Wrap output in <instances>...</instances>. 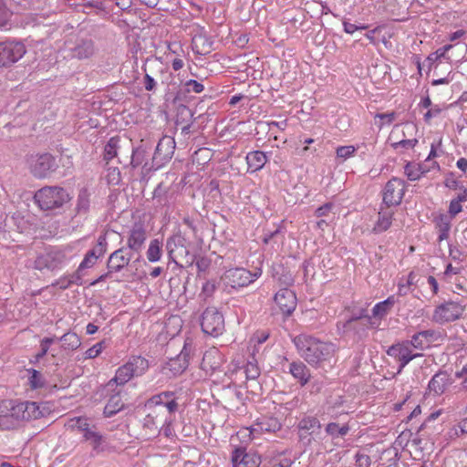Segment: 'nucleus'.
<instances>
[{
    "label": "nucleus",
    "instance_id": "3c124183",
    "mask_svg": "<svg viewBox=\"0 0 467 467\" xmlns=\"http://www.w3.org/2000/svg\"><path fill=\"white\" fill-rule=\"evenodd\" d=\"M419 357H422V354L413 353L411 349H409V351H407V354L402 355L400 359L399 360L400 366L398 368V373H400L402 369L409 364V362Z\"/></svg>",
    "mask_w": 467,
    "mask_h": 467
},
{
    "label": "nucleus",
    "instance_id": "bf43d9fd",
    "mask_svg": "<svg viewBox=\"0 0 467 467\" xmlns=\"http://www.w3.org/2000/svg\"><path fill=\"white\" fill-rule=\"evenodd\" d=\"M333 203L332 202H327L325 203L324 205L318 207L316 211H315V215L317 217H327L329 216V213L333 208Z\"/></svg>",
    "mask_w": 467,
    "mask_h": 467
},
{
    "label": "nucleus",
    "instance_id": "f03ea898",
    "mask_svg": "<svg viewBox=\"0 0 467 467\" xmlns=\"http://www.w3.org/2000/svg\"><path fill=\"white\" fill-rule=\"evenodd\" d=\"M35 202L43 211L61 208L71 200L67 191L59 186H45L36 192Z\"/></svg>",
    "mask_w": 467,
    "mask_h": 467
},
{
    "label": "nucleus",
    "instance_id": "c9c22d12",
    "mask_svg": "<svg viewBox=\"0 0 467 467\" xmlns=\"http://www.w3.org/2000/svg\"><path fill=\"white\" fill-rule=\"evenodd\" d=\"M58 340L62 342V348L65 350L73 351L78 349L81 345L79 337L74 332L65 333Z\"/></svg>",
    "mask_w": 467,
    "mask_h": 467
},
{
    "label": "nucleus",
    "instance_id": "864d4df0",
    "mask_svg": "<svg viewBox=\"0 0 467 467\" xmlns=\"http://www.w3.org/2000/svg\"><path fill=\"white\" fill-rule=\"evenodd\" d=\"M355 151L356 148L354 146H340L337 149V157L342 159V161H346L353 156Z\"/></svg>",
    "mask_w": 467,
    "mask_h": 467
},
{
    "label": "nucleus",
    "instance_id": "6ab92c4d",
    "mask_svg": "<svg viewBox=\"0 0 467 467\" xmlns=\"http://www.w3.org/2000/svg\"><path fill=\"white\" fill-rule=\"evenodd\" d=\"M274 300L281 312L285 316H290L296 309V294L286 287L277 291L275 295Z\"/></svg>",
    "mask_w": 467,
    "mask_h": 467
},
{
    "label": "nucleus",
    "instance_id": "5fc2aeb1",
    "mask_svg": "<svg viewBox=\"0 0 467 467\" xmlns=\"http://www.w3.org/2000/svg\"><path fill=\"white\" fill-rule=\"evenodd\" d=\"M70 426L72 428H76L77 430L83 432V434L87 431L91 430L92 428L89 427V424L88 423V420L86 419L82 418H74L70 420Z\"/></svg>",
    "mask_w": 467,
    "mask_h": 467
},
{
    "label": "nucleus",
    "instance_id": "ea45409f",
    "mask_svg": "<svg viewBox=\"0 0 467 467\" xmlns=\"http://www.w3.org/2000/svg\"><path fill=\"white\" fill-rule=\"evenodd\" d=\"M161 246L162 244L158 239L150 241L147 251V258L150 262H158L161 259Z\"/></svg>",
    "mask_w": 467,
    "mask_h": 467
},
{
    "label": "nucleus",
    "instance_id": "aec40b11",
    "mask_svg": "<svg viewBox=\"0 0 467 467\" xmlns=\"http://www.w3.org/2000/svg\"><path fill=\"white\" fill-rule=\"evenodd\" d=\"M107 245L106 234L99 235L97 244L86 254L83 261L79 265V268L86 269L93 266L96 261L106 253Z\"/></svg>",
    "mask_w": 467,
    "mask_h": 467
},
{
    "label": "nucleus",
    "instance_id": "a18cd8bd",
    "mask_svg": "<svg viewBox=\"0 0 467 467\" xmlns=\"http://www.w3.org/2000/svg\"><path fill=\"white\" fill-rule=\"evenodd\" d=\"M146 155H147L146 150L142 146L138 147L136 149H132L130 161V165L133 168H135V167H138L139 165L142 164L146 159Z\"/></svg>",
    "mask_w": 467,
    "mask_h": 467
},
{
    "label": "nucleus",
    "instance_id": "bb28decb",
    "mask_svg": "<svg viewBox=\"0 0 467 467\" xmlns=\"http://www.w3.org/2000/svg\"><path fill=\"white\" fill-rule=\"evenodd\" d=\"M288 371L301 386H305L310 381V370L306 365L300 360L291 362L288 367Z\"/></svg>",
    "mask_w": 467,
    "mask_h": 467
},
{
    "label": "nucleus",
    "instance_id": "2f4dec72",
    "mask_svg": "<svg viewBox=\"0 0 467 467\" xmlns=\"http://www.w3.org/2000/svg\"><path fill=\"white\" fill-rule=\"evenodd\" d=\"M396 303L393 296H389L386 300L376 304L372 309V317L382 319L385 317L392 309Z\"/></svg>",
    "mask_w": 467,
    "mask_h": 467
},
{
    "label": "nucleus",
    "instance_id": "6e6552de",
    "mask_svg": "<svg viewBox=\"0 0 467 467\" xmlns=\"http://www.w3.org/2000/svg\"><path fill=\"white\" fill-rule=\"evenodd\" d=\"M201 327L203 333L218 337L224 330L223 316L216 307H207L202 315Z\"/></svg>",
    "mask_w": 467,
    "mask_h": 467
},
{
    "label": "nucleus",
    "instance_id": "2eb2a0df",
    "mask_svg": "<svg viewBox=\"0 0 467 467\" xmlns=\"http://www.w3.org/2000/svg\"><path fill=\"white\" fill-rule=\"evenodd\" d=\"M147 238L148 234L144 224L141 223H136L132 225L129 232L126 247L133 254H140Z\"/></svg>",
    "mask_w": 467,
    "mask_h": 467
},
{
    "label": "nucleus",
    "instance_id": "5701e85b",
    "mask_svg": "<svg viewBox=\"0 0 467 467\" xmlns=\"http://www.w3.org/2000/svg\"><path fill=\"white\" fill-rule=\"evenodd\" d=\"M233 467H258L260 462L254 455L247 453L243 447L236 448L232 454Z\"/></svg>",
    "mask_w": 467,
    "mask_h": 467
},
{
    "label": "nucleus",
    "instance_id": "774afa93",
    "mask_svg": "<svg viewBox=\"0 0 467 467\" xmlns=\"http://www.w3.org/2000/svg\"><path fill=\"white\" fill-rule=\"evenodd\" d=\"M83 269H80L78 267V270L75 273L70 275L68 276L69 283H71L72 285H82V275H81V271Z\"/></svg>",
    "mask_w": 467,
    "mask_h": 467
},
{
    "label": "nucleus",
    "instance_id": "e433bc0d",
    "mask_svg": "<svg viewBox=\"0 0 467 467\" xmlns=\"http://www.w3.org/2000/svg\"><path fill=\"white\" fill-rule=\"evenodd\" d=\"M193 50L198 54H207L212 47V42L202 35L195 36L192 38Z\"/></svg>",
    "mask_w": 467,
    "mask_h": 467
},
{
    "label": "nucleus",
    "instance_id": "7ed1b4c3",
    "mask_svg": "<svg viewBox=\"0 0 467 467\" xmlns=\"http://www.w3.org/2000/svg\"><path fill=\"white\" fill-rule=\"evenodd\" d=\"M149 360L141 356H131L129 360L119 367L112 379L117 385H124L134 377H140L149 369Z\"/></svg>",
    "mask_w": 467,
    "mask_h": 467
},
{
    "label": "nucleus",
    "instance_id": "412c9836",
    "mask_svg": "<svg viewBox=\"0 0 467 467\" xmlns=\"http://www.w3.org/2000/svg\"><path fill=\"white\" fill-rule=\"evenodd\" d=\"M68 49L70 56L78 59L88 58L95 53L94 42L89 38L78 39Z\"/></svg>",
    "mask_w": 467,
    "mask_h": 467
},
{
    "label": "nucleus",
    "instance_id": "c03bdc74",
    "mask_svg": "<svg viewBox=\"0 0 467 467\" xmlns=\"http://www.w3.org/2000/svg\"><path fill=\"white\" fill-rule=\"evenodd\" d=\"M372 323H366L364 321H358V322H355L353 324H351L350 327H342L341 328L343 329V332H348V331H353L359 338L362 337L366 333H367V330L368 328V327L371 325Z\"/></svg>",
    "mask_w": 467,
    "mask_h": 467
},
{
    "label": "nucleus",
    "instance_id": "de8ad7c7",
    "mask_svg": "<svg viewBox=\"0 0 467 467\" xmlns=\"http://www.w3.org/2000/svg\"><path fill=\"white\" fill-rule=\"evenodd\" d=\"M30 372V377H29V384H30V387L33 389H40L42 387H44L45 385V379L43 377V375L36 369H29L28 370Z\"/></svg>",
    "mask_w": 467,
    "mask_h": 467
},
{
    "label": "nucleus",
    "instance_id": "393cba45",
    "mask_svg": "<svg viewBox=\"0 0 467 467\" xmlns=\"http://www.w3.org/2000/svg\"><path fill=\"white\" fill-rule=\"evenodd\" d=\"M189 357L190 351L184 345L181 353L176 358H171L165 368L169 369L173 376L181 375L189 365Z\"/></svg>",
    "mask_w": 467,
    "mask_h": 467
},
{
    "label": "nucleus",
    "instance_id": "052dcab7",
    "mask_svg": "<svg viewBox=\"0 0 467 467\" xmlns=\"http://www.w3.org/2000/svg\"><path fill=\"white\" fill-rule=\"evenodd\" d=\"M462 207L461 202H459L457 199L451 200L449 207L450 218L454 217L456 214L462 212Z\"/></svg>",
    "mask_w": 467,
    "mask_h": 467
},
{
    "label": "nucleus",
    "instance_id": "0eeeda50",
    "mask_svg": "<svg viewBox=\"0 0 467 467\" xmlns=\"http://www.w3.org/2000/svg\"><path fill=\"white\" fill-rule=\"evenodd\" d=\"M257 278L256 274L243 267L231 268L226 270L221 276V280L225 287L239 289L247 286Z\"/></svg>",
    "mask_w": 467,
    "mask_h": 467
},
{
    "label": "nucleus",
    "instance_id": "7c9ffc66",
    "mask_svg": "<svg viewBox=\"0 0 467 467\" xmlns=\"http://www.w3.org/2000/svg\"><path fill=\"white\" fill-rule=\"evenodd\" d=\"M393 214V212L384 211L383 208L381 207L380 211L379 212V218L373 228V232L375 234H379L387 231L392 223Z\"/></svg>",
    "mask_w": 467,
    "mask_h": 467
},
{
    "label": "nucleus",
    "instance_id": "c756f323",
    "mask_svg": "<svg viewBox=\"0 0 467 467\" xmlns=\"http://www.w3.org/2000/svg\"><path fill=\"white\" fill-rule=\"evenodd\" d=\"M90 207V193L87 188H82L78 192L76 203V213L79 215H87Z\"/></svg>",
    "mask_w": 467,
    "mask_h": 467
},
{
    "label": "nucleus",
    "instance_id": "1a4fd4ad",
    "mask_svg": "<svg viewBox=\"0 0 467 467\" xmlns=\"http://www.w3.org/2000/svg\"><path fill=\"white\" fill-rule=\"evenodd\" d=\"M175 142L170 137H163L161 139L156 146L155 152L152 156L151 164L149 165L145 162L143 169L147 171L157 170L161 168L165 162L171 159L174 152Z\"/></svg>",
    "mask_w": 467,
    "mask_h": 467
},
{
    "label": "nucleus",
    "instance_id": "603ef678",
    "mask_svg": "<svg viewBox=\"0 0 467 467\" xmlns=\"http://www.w3.org/2000/svg\"><path fill=\"white\" fill-rule=\"evenodd\" d=\"M417 143H418L417 139H409V140L403 139L399 141L392 142L391 147L396 150H398L400 149L410 150V149H413Z\"/></svg>",
    "mask_w": 467,
    "mask_h": 467
},
{
    "label": "nucleus",
    "instance_id": "69168bd1",
    "mask_svg": "<svg viewBox=\"0 0 467 467\" xmlns=\"http://www.w3.org/2000/svg\"><path fill=\"white\" fill-rule=\"evenodd\" d=\"M344 31L348 34H353L357 30H363L367 29V26H356L354 24H351L349 22L344 21L343 22Z\"/></svg>",
    "mask_w": 467,
    "mask_h": 467
},
{
    "label": "nucleus",
    "instance_id": "a19ab883",
    "mask_svg": "<svg viewBox=\"0 0 467 467\" xmlns=\"http://www.w3.org/2000/svg\"><path fill=\"white\" fill-rule=\"evenodd\" d=\"M428 170L424 169L420 165H413L408 162L404 167V172L410 181H417L422 174L427 172Z\"/></svg>",
    "mask_w": 467,
    "mask_h": 467
},
{
    "label": "nucleus",
    "instance_id": "338daca9",
    "mask_svg": "<svg viewBox=\"0 0 467 467\" xmlns=\"http://www.w3.org/2000/svg\"><path fill=\"white\" fill-rule=\"evenodd\" d=\"M270 336V333L267 330H261L257 331L253 339L257 342V344H263L265 343Z\"/></svg>",
    "mask_w": 467,
    "mask_h": 467
},
{
    "label": "nucleus",
    "instance_id": "4468645a",
    "mask_svg": "<svg viewBox=\"0 0 467 467\" xmlns=\"http://www.w3.org/2000/svg\"><path fill=\"white\" fill-rule=\"evenodd\" d=\"M67 255L65 251L60 249L52 250L47 254H40L35 260V268L37 270H55L61 267L66 262Z\"/></svg>",
    "mask_w": 467,
    "mask_h": 467
},
{
    "label": "nucleus",
    "instance_id": "49530a36",
    "mask_svg": "<svg viewBox=\"0 0 467 467\" xmlns=\"http://www.w3.org/2000/svg\"><path fill=\"white\" fill-rule=\"evenodd\" d=\"M118 138H110L104 148V159L109 162L117 156Z\"/></svg>",
    "mask_w": 467,
    "mask_h": 467
},
{
    "label": "nucleus",
    "instance_id": "cd10ccee",
    "mask_svg": "<svg viewBox=\"0 0 467 467\" xmlns=\"http://www.w3.org/2000/svg\"><path fill=\"white\" fill-rule=\"evenodd\" d=\"M220 366L221 355L217 349H210L203 354L201 368L206 373H213Z\"/></svg>",
    "mask_w": 467,
    "mask_h": 467
},
{
    "label": "nucleus",
    "instance_id": "6e6d98bb",
    "mask_svg": "<svg viewBox=\"0 0 467 467\" xmlns=\"http://www.w3.org/2000/svg\"><path fill=\"white\" fill-rule=\"evenodd\" d=\"M105 341H100L95 344L93 347L89 348L85 353V358H94L98 357L101 353Z\"/></svg>",
    "mask_w": 467,
    "mask_h": 467
},
{
    "label": "nucleus",
    "instance_id": "8fccbe9b",
    "mask_svg": "<svg viewBox=\"0 0 467 467\" xmlns=\"http://www.w3.org/2000/svg\"><path fill=\"white\" fill-rule=\"evenodd\" d=\"M244 372L248 379H255L260 376V368L255 361H248Z\"/></svg>",
    "mask_w": 467,
    "mask_h": 467
},
{
    "label": "nucleus",
    "instance_id": "f8f14e48",
    "mask_svg": "<svg viewBox=\"0 0 467 467\" xmlns=\"http://www.w3.org/2000/svg\"><path fill=\"white\" fill-rule=\"evenodd\" d=\"M26 47L21 42H0V67L17 62L26 54Z\"/></svg>",
    "mask_w": 467,
    "mask_h": 467
},
{
    "label": "nucleus",
    "instance_id": "680f3d73",
    "mask_svg": "<svg viewBox=\"0 0 467 467\" xmlns=\"http://www.w3.org/2000/svg\"><path fill=\"white\" fill-rule=\"evenodd\" d=\"M143 84L147 91H154L157 82L150 74L146 73L144 76Z\"/></svg>",
    "mask_w": 467,
    "mask_h": 467
},
{
    "label": "nucleus",
    "instance_id": "4c0bfd02",
    "mask_svg": "<svg viewBox=\"0 0 467 467\" xmlns=\"http://www.w3.org/2000/svg\"><path fill=\"white\" fill-rule=\"evenodd\" d=\"M325 431L332 438H338L347 435L349 431V427L348 424L339 426L337 422H330L326 426Z\"/></svg>",
    "mask_w": 467,
    "mask_h": 467
},
{
    "label": "nucleus",
    "instance_id": "a878e982",
    "mask_svg": "<svg viewBox=\"0 0 467 467\" xmlns=\"http://www.w3.org/2000/svg\"><path fill=\"white\" fill-rule=\"evenodd\" d=\"M436 335L437 333L435 330H422L414 334L411 337V339L409 340V343L414 348L422 350L429 347L430 344L436 339Z\"/></svg>",
    "mask_w": 467,
    "mask_h": 467
},
{
    "label": "nucleus",
    "instance_id": "dca6fc26",
    "mask_svg": "<svg viewBox=\"0 0 467 467\" xmlns=\"http://www.w3.org/2000/svg\"><path fill=\"white\" fill-rule=\"evenodd\" d=\"M298 436L301 441L311 442V436L318 435L321 423L317 417L304 416L297 424Z\"/></svg>",
    "mask_w": 467,
    "mask_h": 467
},
{
    "label": "nucleus",
    "instance_id": "e2e57ef3",
    "mask_svg": "<svg viewBox=\"0 0 467 467\" xmlns=\"http://www.w3.org/2000/svg\"><path fill=\"white\" fill-rule=\"evenodd\" d=\"M444 185L452 190H459L461 186H462L456 179H454L453 174L450 173L445 181Z\"/></svg>",
    "mask_w": 467,
    "mask_h": 467
},
{
    "label": "nucleus",
    "instance_id": "9b49d317",
    "mask_svg": "<svg viewBox=\"0 0 467 467\" xmlns=\"http://www.w3.org/2000/svg\"><path fill=\"white\" fill-rule=\"evenodd\" d=\"M405 190V182L402 179L393 177L384 187L383 204L387 207L400 205L403 199Z\"/></svg>",
    "mask_w": 467,
    "mask_h": 467
},
{
    "label": "nucleus",
    "instance_id": "f257e3e1",
    "mask_svg": "<svg viewBox=\"0 0 467 467\" xmlns=\"http://www.w3.org/2000/svg\"><path fill=\"white\" fill-rule=\"evenodd\" d=\"M297 352L310 365L330 359L335 353L332 343L323 342L310 335L300 334L293 337Z\"/></svg>",
    "mask_w": 467,
    "mask_h": 467
},
{
    "label": "nucleus",
    "instance_id": "0e129e2a",
    "mask_svg": "<svg viewBox=\"0 0 467 467\" xmlns=\"http://www.w3.org/2000/svg\"><path fill=\"white\" fill-rule=\"evenodd\" d=\"M216 289L215 282L214 281H206L202 285V293L205 296H211Z\"/></svg>",
    "mask_w": 467,
    "mask_h": 467
},
{
    "label": "nucleus",
    "instance_id": "b1692460",
    "mask_svg": "<svg viewBox=\"0 0 467 467\" xmlns=\"http://www.w3.org/2000/svg\"><path fill=\"white\" fill-rule=\"evenodd\" d=\"M26 407L25 402H16L12 400H5L0 403V413H7L12 411L14 419L17 420L21 424L24 420H28V416L26 415Z\"/></svg>",
    "mask_w": 467,
    "mask_h": 467
},
{
    "label": "nucleus",
    "instance_id": "ddd939ff",
    "mask_svg": "<svg viewBox=\"0 0 467 467\" xmlns=\"http://www.w3.org/2000/svg\"><path fill=\"white\" fill-rule=\"evenodd\" d=\"M463 311L464 306L459 303L454 301H448L435 308L432 319L439 324L452 322L460 318Z\"/></svg>",
    "mask_w": 467,
    "mask_h": 467
},
{
    "label": "nucleus",
    "instance_id": "f3484780",
    "mask_svg": "<svg viewBox=\"0 0 467 467\" xmlns=\"http://www.w3.org/2000/svg\"><path fill=\"white\" fill-rule=\"evenodd\" d=\"M132 256L133 254L127 247L122 246L110 254L107 262V268L109 269L110 273H119L129 265Z\"/></svg>",
    "mask_w": 467,
    "mask_h": 467
},
{
    "label": "nucleus",
    "instance_id": "4be33fe9",
    "mask_svg": "<svg viewBox=\"0 0 467 467\" xmlns=\"http://www.w3.org/2000/svg\"><path fill=\"white\" fill-rule=\"evenodd\" d=\"M451 384L452 380L450 375L446 371L440 370L430 380L428 390L435 396H440Z\"/></svg>",
    "mask_w": 467,
    "mask_h": 467
},
{
    "label": "nucleus",
    "instance_id": "37998d69",
    "mask_svg": "<svg viewBox=\"0 0 467 467\" xmlns=\"http://www.w3.org/2000/svg\"><path fill=\"white\" fill-rule=\"evenodd\" d=\"M25 407H26V415L28 416V420L41 418L45 415L44 410L34 401H25Z\"/></svg>",
    "mask_w": 467,
    "mask_h": 467
},
{
    "label": "nucleus",
    "instance_id": "39448f33",
    "mask_svg": "<svg viewBox=\"0 0 467 467\" xmlns=\"http://www.w3.org/2000/svg\"><path fill=\"white\" fill-rule=\"evenodd\" d=\"M145 407L149 410L161 409L162 416L172 417L174 419V414L178 410L179 404L174 392L163 391L149 399L146 401Z\"/></svg>",
    "mask_w": 467,
    "mask_h": 467
},
{
    "label": "nucleus",
    "instance_id": "72a5a7b5",
    "mask_svg": "<svg viewBox=\"0 0 467 467\" xmlns=\"http://www.w3.org/2000/svg\"><path fill=\"white\" fill-rule=\"evenodd\" d=\"M124 408V403L122 402L121 400V398L119 394H115V395H112L105 408H104V415L105 417H112L114 416L117 412H119V410H121L122 409Z\"/></svg>",
    "mask_w": 467,
    "mask_h": 467
},
{
    "label": "nucleus",
    "instance_id": "58836bf2",
    "mask_svg": "<svg viewBox=\"0 0 467 467\" xmlns=\"http://www.w3.org/2000/svg\"><path fill=\"white\" fill-rule=\"evenodd\" d=\"M410 344L409 343V340L394 344L388 348L387 354L399 361L401 356L407 354V351L410 349Z\"/></svg>",
    "mask_w": 467,
    "mask_h": 467
},
{
    "label": "nucleus",
    "instance_id": "c85d7f7f",
    "mask_svg": "<svg viewBox=\"0 0 467 467\" xmlns=\"http://www.w3.org/2000/svg\"><path fill=\"white\" fill-rule=\"evenodd\" d=\"M245 160L248 165V171L255 172L264 168L268 161V155L262 150H254L247 153Z\"/></svg>",
    "mask_w": 467,
    "mask_h": 467
},
{
    "label": "nucleus",
    "instance_id": "09e8293b",
    "mask_svg": "<svg viewBox=\"0 0 467 467\" xmlns=\"http://www.w3.org/2000/svg\"><path fill=\"white\" fill-rule=\"evenodd\" d=\"M436 227L438 232H450L451 229V218L447 214H440L435 219Z\"/></svg>",
    "mask_w": 467,
    "mask_h": 467
},
{
    "label": "nucleus",
    "instance_id": "473e14b6",
    "mask_svg": "<svg viewBox=\"0 0 467 467\" xmlns=\"http://www.w3.org/2000/svg\"><path fill=\"white\" fill-rule=\"evenodd\" d=\"M84 439L89 442L92 446L93 450L97 452L103 451V443L105 442L104 437L96 431L95 427H92L91 430L87 431L83 434Z\"/></svg>",
    "mask_w": 467,
    "mask_h": 467
},
{
    "label": "nucleus",
    "instance_id": "f704fd0d",
    "mask_svg": "<svg viewBox=\"0 0 467 467\" xmlns=\"http://www.w3.org/2000/svg\"><path fill=\"white\" fill-rule=\"evenodd\" d=\"M364 321L366 323H372L371 317L368 315V311L365 308H360L357 312H353L352 315L345 322H337V327H348L355 322Z\"/></svg>",
    "mask_w": 467,
    "mask_h": 467
},
{
    "label": "nucleus",
    "instance_id": "79ce46f5",
    "mask_svg": "<svg viewBox=\"0 0 467 467\" xmlns=\"http://www.w3.org/2000/svg\"><path fill=\"white\" fill-rule=\"evenodd\" d=\"M20 426L17 420L14 419L12 411L7 413H0V429L2 430H14Z\"/></svg>",
    "mask_w": 467,
    "mask_h": 467
},
{
    "label": "nucleus",
    "instance_id": "4d7b16f0",
    "mask_svg": "<svg viewBox=\"0 0 467 467\" xmlns=\"http://www.w3.org/2000/svg\"><path fill=\"white\" fill-rule=\"evenodd\" d=\"M355 466L356 467H369L371 464L370 457L367 454L358 452L355 455Z\"/></svg>",
    "mask_w": 467,
    "mask_h": 467
},
{
    "label": "nucleus",
    "instance_id": "9d476101",
    "mask_svg": "<svg viewBox=\"0 0 467 467\" xmlns=\"http://www.w3.org/2000/svg\"><path fill=\"white\" fill-rule=\"evenodd\" d=\"M172 417L162 416L161 409H153L145 416L142 421L144 435L148 438L157 437L161 432V426L172 423Z\"/></svg>",
    "mask_w": 467,
    "mask_h": 467
},
{
    "label": "nucleus",
    "instance_id": "a211bd4d",
    "mask_svg": "<svg viewBox=\"0 0 467 467\" xmlns=\"http://www.w3.org/2000/svg\"><path fill=\"white\" fill-rule=\"evenodd\" d=\"M279 420L274 416L262 415L258 417L250 428L252 435L261 434L264 432L275 433L281 429Z\"/></svg>",
    "mask_w": 467,
    "mask_h": 467
},
{
    "label": "nucleus",
    "instance_id": "13d9d810",
    "mask_svg": "<svg viewBox=\"0 0 467 467\" xmlns=\"http://www.w3.org/2000/svg\"><path fill=\"white\" fill-rule=\"evenodd\" d=\"M185 87H186L187 92L192 91L194 93H201L204 89L203 85L194 79H190V80L186 81Z\"/></svg>",
    "mask_w": 467,
    "mask_h": 467
},
{
    "label": "nucleus",
    "instance_id": "20e7f679",
    "mask_svg": "<svg viewBox=\"0 0 467 467\" xmlns=\"http://www.w3.org/2000/svg\"><path fill=\"white\" fill-rule=\"evenodd\" d=\"M184 238L181 235H172L166 241L170 261L182 268L192 265L195 261V255L189 252L184 245Z\"/></svg>",
    "mask_w": 467,
    "mask_h": 467
},
{
    "label": "nucleus",
    "instance_id": "423d86ee",
    "mask_svg": "<svg viewBox=\"0 0 467 467\" xmlns=\"http://www.w3.org/2000/svg\"><path fill=\"white\" fill-rule=\"evenodd\" d=\"M29 168L34 177L44 179L57 169V163L52 154L42 153L31 156Z\"/></svg>",
    "mask_w": 467,
    "mask_h": 467
}]
</instances>
